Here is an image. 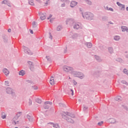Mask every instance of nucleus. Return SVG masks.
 Instances as JSON below:
<instances>
[{
	"label": "nucleus",
	"mask_w": 128,
	"mask_h": 128,
	"mask_svg": "<svg viewBox=\"0 0 128 128\" xmlns=\"http://www.w3.org/2000/svg\"><path fill=\"white\" fill-rule=\"evenodd\" d=\"M52 17V14H50L48 17L47 18L48 20H50V18H51Z\"/></svg>",
	"instance_id": "nucleus-29"
},
{
	"label": "nucleus",
	"mask_w": 128,
	"mask_h": 128,
	"mask_svg": "<svg viewBox=\"0 0 128 128\" xmlns=\"http://www.w3.org/2000/svg\"><path fill=\"white\" fill-rule=\"evenodd\" d=\"M52 126L53 128H60V126H58V124H53Z\"/></svg>",
	"instance_id": "nucleus-22"
},
{
	"label": "nucleus",
	"mask_w": 128,
	"mask_h": 128,
	"mask_svg": "<svg viewBox=\"0 0 128 128\" xmlns=\"http://www.w3.org/2000/svg\"><path fill=\"white\" fill-rule=\"evenodd\" d=\"M2 4H8V6H10V4L6 0H4L2 2Z\"/></svg>",
	"instance_id": "nucleus-15"
},
{
	"label": "nucleus",
	"mask_w": 128,
	"mask_h": 128,
	"mask_svg": "<svg viewBox=\"0 0 128 128\" xmlns=\"http://www.w3.org/2000/svg\"><path fill=\"white\" fill-rule=\"evenodd\" d=\"M74 84H76V82H75L74 81Z\"/></svg>",
	"instance_id": "nucleus-47"
},
{
	"label": "nucleus",
	"mask_w": 128,
	"mask_h": 128,
	"mask_svg": "<svg viewBox=\"0 0 128 128\" xmlns=\"http://www.w3.org/2000/svg\"><path fill=\"white\" fill-rule=\"evenodd\" d=\"M2 118L3 119L6 118V113L2 112Z\"/></svg>",
	"instance_id": "nucleus-21"
},
{
	"label": "nucleus",
	"mask_w": 128,
	"mask_h": 128,
	"mask_svg": "<svg viewBox=\"0 0 128 128\" xmlns=\"http://www.w3.org/2000/svg\"><path fill=\"white\" fill-rule=\"evenodd\" d=\"M30 104H32V101H31V100H30Z\"/></svg>",
	"instance_id": "nucleus-44"
},
{
	"label": "nucleus",
	"mask_w": 128,
	"mask_h": 128,
	"mask_svg": "<svg viewBox=\"0 0 128 128\" xmlns=\"http://www.w3.org/2000/svg\"><path fill=\"white\" fill-rule=\"evenodd\" d=\"M109 10H111L112 12H114V9H112V8H110Z\"/></svg>",
	"instance_id": "nucleus-37"
},
{
	"label": "nucleus",
	"mask_w": 128,
	"mask_h": 128,
	"mask_svg": "<svg viewBox=\"0 0 128 128\" xmlns=\"http://www.w3.org/2000/svg\"><path fill=\"white\" fill-rule=\"evenodd\" d=\"M104 124V122H100L98 123V126H102Z\"/></svg>",
	"instance_id": "nucleus-31"
},
{
	"label": "nucleus",
	"mask_w": 128,
	"mask_h": 128,
	"mask_svg": "<svg viewBox=\"0 0 128 128\" xmlns=\"http://www.w3.org/2000/svg\"><path fill=\"white\" fill-rule=\"evenodd\" d=\"M33 90H38V86H32Z\"/></svg>",
	"instance_id": "nucleus-32"
},
{
	"label": "nucleus",
	"mask_w": 128,
	"mask_h": 128,
	"mask_svg": "<svg viewBox=\"0 0 128 128\" xmlns=\"http://www.w3.org/2000/svg\"><path fill=\"white\" fill-rule=\"evenodd\" d=\"M96 58L98 60L100 58L98 57V56H96Z\"/></svg>",
	"instance_id": "nucleus-40"
},
{
	"label": "nucleus",
	"mask_w": 128,
	"mask_h": 128,
	"mask_svg": "<svg viewBox=\"0 0 128 128\" xmlns=\"http://www.w3.org/2000/svg\"><path fill=\"white\" fill-rule=\"evenodd\" d=\"M120 37L119 36H116L114 38V40H120Z\"/></svg>",
	"instance_id": "nucleus-26"
},
{
	"label": "nucleus",
	"mask_w": 128,
	"mask_h": 128,
	"mask_svg": "<svg viewBox=\"0 0 128 128\" xmlns=\"http://www.w3.org/2000/svg\"><path fill=\"white\" fill-rule=\"evenodd\" d=\"M52 104V102H45L44 104V108H45L46 110L47 108H49Z\"/></svg>",
	"instance_id": "nucleus-4"
},
{
	"label": "nucleus",
	"mask_w": 128,
	"mask_h": 128,
	"mask_svg": "<svg viewBox=\"0 0 128 128\" xmlns=\"http://www.w3.org/2000/svg\"><path fill=\"white\" fill-rule=\"evenodd\" d=\"M30 34H34V31H32V30H30Z\"/></svg>",
	"instance_id": "nucleus-39"
},
{
	"label": "nucleus",
	"mask_w": 128,
	"mask_h": 128,
	"mask_svg": "<svg viewBox=\"0 0 128 128\" xmlns=\"http://www.w3.org/2000/svg\"><path fill=\"white\" fill-rule=\"evenodd\" d=\"M46 58L48 59V58H49V57H48V56H46Z\"/></svg>",
	"instance_id": "nucleus-43"
},
{
	"label": "nucleus",
	"mask_w": 128,
	"mask_h": 128,
	"mask_svg": "<svg viewBox=\"0 0 128 128\" xmlns=\"http://www.w3.org/2000/svg\"><path fill=\"white\" fill-rule=\"evenodd\" d=\"M83 18H88V20H92V18H94V14L91 12H86L83 14Z\"/></svg>",
	"instance_id": "nucleus-3"
},
{
	"label": "nucleus",
	"mask_w": 128,
	"mask_h": 128,
	"mask_svg": "<svg viewBox=\"0 0 128 128\" xmlns=\"http://www.w3.org/2000/svg\"><path fill=\"white\" fill-rule=\"evenodd\" d=\"M20 76H24L26 74V72L24 70H22L19 72Z\"/></svg>",
	"instance_id": "nucleus-13"
},
{
	"label": "nucleus",
	"mask_w": 128,
	"mask_h": 128,
	"mask_svg": "<svg viewBox=\"0 0 128 128\" xmlns=\"http://www.w3.org/2000/svg\"><path fill=\"white\" fill-rule=\"evenodd\" d=\"M12 32V29L9 28V29L8 30V32Z\"/></svg>",
	"instance_id": "nucleus-38"
},
{
	"label": "nucleus",
	"mask_w": 128,
	"mask_h": 128,
	"mask_svg": "<svg viewBox=\"0 0 128 128\" xmlns=\"http://www.w3.org/2000/svg\"><path fill=\"white\" fill-rule=\"evenodd\" d=\"M3 72L4 74L6 76H8V74H10V71L8 70L6 68H4L3 69Z\"/></svg>",
	"instance_id": "nucleus-9"
},
{
	"label": "nucleus",
	"mask_w": 128,
	"mask_h": 128,
	"mask_svg": "<svg viewBox=\"0 0 128 128\" xmlns=\"http://www.w3.org/2000/svg\"><path fill=\"white\" fill-rule=\"evenodd\" d=\"M120 96H118V97L116 98V100H118H118H120Z\"/></svg>",
	"instance_id": "nucleus-41"
},
{
	"label": "nucleus",
	"mask_w": 128,
	"mask_h": 128,
	"mask_svg": "<svg viewBox=\"0 0 128 128\" xmlns=\"http://www.w3.org/2000/svg\"><path fill=\"white\" fill-rule=\"evenodd\" d=\"M28 64H30V69L31 70H32L34 68V66H32V63L30 62H28Z\"/></svg>",
	"instance_id": "nucleus-16"
},
{
	"label": "nucleus",
	"mask_w": 128,
	"mask_h": 128,
	"mask_svg": "<svg viewBox=\"0 0 128 128\" xmlns=\"http://www.w3.org/2000/svg\"><path fill=\"white\" fill-rule=\"evenodd\" d=\"M77 3L76 2H74V1H72L70 3V6L71 8H74V6H76Z\"/></svg>",
	"instance_id": "nucleus-10"
},
{
	"label": "nucleus",
	"mask_w": 128,
	"mask_h": 128,
	"mask_svg": "<svg viewBox=\"0 0 128 128\" xmlns=\"http://www.w3.org/2000/svg\"><path fill=\"white\" fill-rule=\"evenodd\" d=\"M117 4L121 8L120 9L122 10H124V5L118 2H117Z\"/></svg>",
	"instance_id": "nucleus-8"
},
{
	"label": "nucleus",
	"mask_w": 128,
	"mask_h": 128,
	"mask_svg": "<svg viewBox=\"0 0 128 128\" xmlns=\"http://www.w3.org/2000/svg\"><path fill=\"white\" fill-rule=\"evenodd\" d=\"M68 94H72V96H74V90L72 89L69 90Z\"/></svg>",
	"instance_id": "nucleus-20"
},
{
	"label": "nucleus",
	"mask_w": 128,
	"mask_h": 128,
	"mask_svg": "<svg viewBox=\"0 0 128 128\" xmlns=\"http://www.w3.org/2000/svg\"><path fill=\"white\" fill-rule=\"evenodd\" d=\"M29 4H30V6H34V0H30Z\"/></svg>",
	"instance_id": "nucleus-23"
},
{
	"label": "nucleus",
	"mask_w": 128,
	"mask_h": 128,
	"mask_svg": "<svg viewBox=\"0 0 128 128\" xmlns=\"http://www.w3.org/2000/svg\"><path fill=\"white\" fill-rule=\"evenodd\" d=\"M18 114L16 115V116L14 118H13V120H12V122H13L12 124H16V122H18V120L16 122V120H18Z\"/></svg>",
	"instance_id": "nucleus-7"
},
{
	"label": "nucleus",
	"mask_w": 128,
	"mask_h": 128,
	"mask_svg": "<svg viewBox=\"0 0 128 128\" xmlns=\"http://www.w3.org/2000/svg\"><path fill=\"white\" fill-rule=\"evenodd\" d=\"M33 28H36V22H33L32 23Z\"/></svg>",
	"instance_id": "nucleus-24"
},
{
	"label": "nucleus",
	"mask_w": 128,
	"mask_h": 128,
	"mask_svg": "<svg viewBox=\"0 0 128 128\" xmlns=\"http://www.w3.org/2000/svg\"><path fill=\"white\" fill-rule=\"evenodd\" d=\"M72 120H74V116L73 118L72 117Z\"/></svg>",
	"instance_id": "nucleus-49"
},
{
	"label": "nucleus",
	"mask_w": 128,
	"mask_h": 128,
	"mask_svg": "<svg viewBox=\"0 0 128 128\" xmlns=\"http://www.w3.org/2000/svg\"><path fill=\"white\" fill-rule=\"evenodd\" d=\"M50 83L52 86H54V84H56V81H54V76H52L50 78Z\"/></svg>",
	"instance_id": "nucleus-6"
},
{
	"label": "nucleus",
	"mask_w": 128,
	"mask_h": 128,
	"mask_svg": "<svg viewBox=\"0 0 128 128\" xmlns=\"http://www.w3.org/2000/svg\"><path fill=\"white\" fill-rule=\"evenodd\" d=\"M68 112L66 113L64 112L62 113V118H66V116L67 122H70V124H74V119H72V116H68Z\"/></svg>",
	"instance_id": "nucleus-1"
},
{
	"label": "nucleus",
	"mask_w": 128,
	"mask_h": 128,
	"mask_svg": "<svg viewBox=\"0 0 128 128\" xmlns=\"http://www.w3.org/2000/svg\"><path fill=\"white\" fill-rule=\"evenodd\" d=\"M70 21H71L70 20H67V22H70Z\"/></svg>",
	"instance_id": "nucleus-46"
},
{
	"label": "nucleus",
	"mask_w": 128,
	"mask_h": 128,
	"mask_svg": "<svg viewBox=\"0 0 128 128\" xmlns=\"http://www.w3.org/2000/svg\"><path fill=\"white\" fill-rule=\"evenodd\" d=\"M86 46H87V47L90 48H92V44L91 43H87Z\"/></svg>",
	"instance_id": "nucleus-25"
},
{
	"label": "nucleus",
	"mask_w": 128,
	"mask_h": 128,
	"mask_svg": "<svg viewBox=\"0 0 128 128\" xmlns=\"http://www.w3.org/2000/svg\"><path fill=\"white\" fill-rule=\"evenodd\" d=\"M50 22H52V19L50 20Z\"/></svg>",
	"instance_id": "nucleus-48"
},
{
	"label": "nucleus",
	"mask_w": 128,
	"mask_h": 128,
	"mask_svg": "<svg viewBox=\"0 0 128 128\" xmlns=\"http://www.w3.org/2000/svg\"><path fill=\"white\" fill-rule=\"evenodd\" d=\"M14 128H18V127H15Z\"/></svg>",
	"instance_id": "nucleus-50"
},
{
	"label": "nucleus",
	"mask_w": 128,
	"mask_h": 128,
	"mask_svg": "<svg viewBox=\"0 0 128 128\" xmlns=\"http://www.w3.org/2000/svg\"><path fill=\"white\" fill-rule=\"evenodd\" d=\"M74 76H76L78 78H82V74L80 72H76L74 71L73 74H72Z\"/></svg>",
	"instance_id": "nucleus-5"
},
{
	"label": "nucleus",
	"mask_w": 128,
	"mask_h": 128,
	"mask_svg": "<svg viewBox=\"0 0 128 128\" xmlns=\"http://www.w3.org/2000/svg\"><path fill=\"white\" fill-rule=\"evenodd\" d=\"M49 35L50 36V40H52V34H50Z\"/></svg>",
	"instance_id": "nucleus-35"
},
{
	"label": "nucleus",
	"mask_w": 128,
	"mask_h": 128,
	"mask_svg": "<svg viewBox=\"0 0 128 128\" xmlns=\"http://www.w3.org/2000/svg\"><path fill=\"white\" fill-rule=\"evenodd\" d=\"M63 70L64 72H70L72 74L74 72V68L72 67H70L68 66H65L63 67Z\"/></svg>",
	"instance_id": "nucleus-2"
},
{
	"label": "nucleus",
	"mask_w": 128,
	"mask_h": 128,
	"mask_svg": "<svg viewBox=\"0 0 128 128\" xmlns=\"http://www.w3.org/2000/svg\"><path fill=\"white\" fill-rule=\"evenodd\" d=\"M74 28H75L76 30H78V28H80V24H76L74 26Z\"/></svg>",
	"instance_id": "nucleus-17"
},
{
	"label": "nucleus",
	"mask_w": 128,
	"mask_h": 128,
	"mask_svg": "<svg viewBox=\"0 0 128 128\" xmlns=\"http://www.w3.org/2000/svg\"><path fill=\"white\" fill-rule=\"evenodd\" d=\"M62 28V26H58L57 28V30L58 32H60V30Z\"/></svg>",
	"instance_id": "nucleus-27"
},
{
	"label": "nucleus",
	"mask_w": 128,
	"mask_h": 128,
	"mask_svg": "<svg viewBox=\"0 0 128 128\" xmlns=\"http://www.w3.org/2000/svg\"><path fill=\"white\" fill-rule=\"evenodd\" d=\"M109 122L111 124H114L116 122V120H114V118H110V119Z\"/></svg>",
	"instance_id": "nucleus-19"
},
{
	"label": "nucleus",
	"mask_w": 128,
	"mask_h": 128,
	"mask_svg": "<svg viewBox=\"0 0 128 128\" xmlns=\"http://www.w3.org/2000/svg\"><path fill=\"white\" fill-rule=\"evenodd\" d=\"M126 10H127L128 12V7L126 8Z\"/></svg>",
	"instance_id": "nucleus-45"
},
{
	"label": "nucleus",
	"mask_w": 128,
	"mask_h": 128,
	"mask_svg": "<svg viewBox=\"0 0 128 128\" xmlns=\"http://www.w3.org/2000/svg\"><path fill=\"white\" fill-rule=\"evenodd\" d=\"M124 74H128V70H126V69H124Z\"/></svg>",
	"instance_id": "nucleus-30"
},
{
	"label": "nucleus",
	"mask_w": 128,
	"mask_h": 128,
	"mask_svg": "<svg viewBox=\"0 0 128 128\" xmlns=\"http://www.w3.org/2000/svg\"><path fill=\"white\" fill-rule=\"evenodd\" d=\"M6 92L10 94H12V89L10 88H8L6 89Z\"/></svg>",
	"instance_id": "nucleus-11"
},
{
	"label": "nucleus",
	"mask_w": 128,
	"mask_h": 128,
	"mask_svg": "<svg viewBox=\"0 0 128 128\" xmlns=\"http://www.w3.org/2000/svg\"><path fill=\"white\" fill-rule=\"evenodd\" d=\"M52 14H53V16H56V12H52Z\"/></svg>",
	"instance_id": "nucleus-34"
},
{
	"label": "nucleus",
	"mask_w": 128,
	"mask_h": 128,
	"mask_svg": "<svg viewBox=\"0 0 128 128\" xmlns=\"http://www.w3.org/2000/svg\"><path fill=\"white\" fill-rule=\"evenodd\" d=\"M38 0V2L40 1V0Z\"/></svg>",
	"instance_id": "nucleus-51"
},
{
	"label": "nucleus",
	"mask_w": 128,
	"mask_h": 128,
	"mask_svg": "<svg viewBox=\"0 0 128 128\" xmlns=\"http://www.w3.org/2000/svg\"><path fill=\"white\" fill-rule=\"evenodd\" d=\"M109 52H112V48H109Z\"/></svg>",
	"instance_id": "nucleus-36"
},
{
	"label": "nucleus",
	"mask_w": 128,
	"mask_h": 128,
	"mask_svg": "<svg viewBox=\"0 0 128 128\" xmlns=\"http://www.w3.org/2000/svg\"><path fill=\"white\" fill-rule=\"evenodd\" d=\"M46 13H44L43 14H42L41 15V16H40V19L42 20H46Z\"/></svg>",
	"instance_id": "nucleus-12"
},
{
	"label": "nucleus",
	"mask_w": 128,
	"mask_h": 128,
	"mask_svg": "<svg viewBox=\"0 0 128 128\" xmlns=\"http://www.w3.org/2000/svg\"><path fill=\"white\" fill-rule=\"evenodd\" d=\"M122 32H126H126H128V30L126 26H122Z\"/></svg>",
	"instance_id": "nucleus-18"
},
{
	"label": "nucleus",
	"mask_w": 128,
	"mask_h": 128,
	"mask_svg": "<svg viewBox=\"0 0 128 128\" xmlns=\"http://www.w3.org/2000/svg\"><path fill=\"white\" fill-rule=\"evenodd\" d=\"M25 52H28L29 54H32V52H30V50L28 49V48H26L25 50Z\"/></svg>",
	"instance_id": "nucleus-14"
},
{
	"label": "nucleus",
	"mask_w": 128,
	"mask_h": 128,
	"mask_svg": "<svg viewBox=\"0 0 128 128\" xmlns=\"http://www.w3.org/2000/svg\"><path fill=\"white\" fill-rule=\"evenodd\" d=\"M5 84L6 86H8V81H5Z\"/></svg>",
	"instance_id": "nucleus-33"
},
{
	"label": "nucleus",
	"mask_w": 128,
	"mask_h": 128,
	"mask_svg": "<svg viewBox=\"0 0 128 128\" xmlns=\"http://www.w3.org/2000/svg\"><path fill=\"white\" fill-rule=\"evenodd\" d=\"M36 102H38V104H42V100H40V99H37L36 100Z\"/></svg>",
	"instance_id": "nucleus-28"
},
{
	"label": "nucleus",
	"mask_w": 128,
	"mask_h": 128,
	"mask_svg": "<svg viewBox=\"0 0 128 128\" xmlns=\"http://www.w3.org/2000/svg\"><path fill=\"white\" fill-rule=\"evenodd\" d=\"M86 108H88V107L84 106V110H86Z\"/></svg>",
	"instance_id": "nucleus-42"
}]
</instances>
